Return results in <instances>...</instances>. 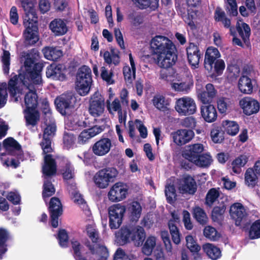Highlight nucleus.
Wrapping results in <instances>:
<instances>
[{
	"instance_id": "nucleus-1",
	"label": "nucleus",
	"mask_w": 260,
	"mask_h": 260,
	"mask_svg": "<svg viewBox=\"0 0 260 260\" xmlns=\"http://www.w3.org/2000/svg\"><path fill=\"white\" fill-rule=\"evenodd\" d=\"M36 53H27L24 56V65L21 67L18 77L12 78L8 89L14 101H18L20 94L25 93L24 103L26 109H35L38 104V96L35 85L42 83L41 72L42 66L37 63Z\"/></svg>"
},
{
	"instance_id": "nucleus-2",
	"label": "nucleus",
	"mask_w": 260,
	"mask_h": 260,
	"mask_svg": "<svg viewBox=\"0 0 260 260\" xmlns=\"http://www.w3.org/2000/svg\"><path fill=\"white\" fill-rule=\"evenodd\" d=\"M44 112L46 115L44 124L46 127L44 130L43 139L41 143V146L43 150L44 156V165L43 166L42 170L43 174L46 176L54 175L56 172V165L54 160L52 158L51 155L47 154L53 150L51 147L50 139L53 137L56 132V125L54 119L51 117L50 110L48 104Z\"/></svg>"
},
{
	"instance_id": "nucleus-3",
	"label": "nucleus",
	"mask_w": 260,
	"mask_h": 260,
	"mask_svg": "<svg viewBox=\"0 0 260 260\" xmlns=\"http://www.w3.org/2000/svg\"><path fill=\"white\" fill-rule=\"evenodd\" d=\"M150 46L156 56V62L159 67L168 69L175 63L177 59L176 49L168 38L156 36L152 39Z\"/></svg>"
},
{
	"instance_id": "nucleus-4",
	"label": "nucleus",
	"mask_w": 260,
	"mask_h": 260,
	"mask_svg": "<svg viewBox=\"0 0 260 260\" xmlns=\"http://www.w3.org/2000/svg\"><path fill=\"white\" fill-rule=\"evenodd\" d=\"M23 7L25 11L23 25L25 28L23 32V37L26 44L32 45L39 40L38 18L32 4L23 3Z\"/></svg>"
},
{
	"instance_id": "nucleus-5",
	"label": "nucleus",
	"mask_w": 260,
	"mask_h": 260,
	"mask_svg": "<svg viewBox=\"0 0 260 260\" xmlns=\"http://www.w3.org/2000/svg\"><path fill=\"white\" fill-rule=\"evenodd\" d=\"M116 241L120 245L132 242L136 246L142 245L145 239L144 229L139 225L123 227L115 234Z\"/></svg>"
},
{
	"instance_id": "nucleus-6",
	"label": "nucleus",
	"mask_w": 260,
	"mask_h": 260,
	"mask_svg": "<svg viewBox=\"0 0 260 260\" xmlns=\"http://www.w3.org/2000/svg\"><path fill=\"white\" fill-rule=\"evenodd\" d=\"M86 232L93 243L92 245L87 244L91 253L96 257H100V260H106L108 256V250L105 246L97 243L99 235L94 224L88 225L86 228Z\"/></svg>"
},
{
	"instance_id": "nucleus-7",
	"label": "nucleus",
	"mask_w": 260,
	"mask_h": 260,
	"mask_svg": "<svg viewBox=\"0 0 260 260\" xmlns=\"http://www.w3.org/2000/svg\"><path fill=\"white\" fill-rule=\"evenodd\" d=\"M169 70H162L160 71V78L171 82V88L175 91L188 92L192 87L191 81H184L177 74L171 75Z\"/></svg>"
},
{
	"instance_id": "nucleus-8",
	"label": "nucleus",
	"mask_w": 260,
	"mask_h": 260,
	"mask_svg": "<svg viewBox=\"0 0 260 260\" xmlns=\"http://www.w3.org/2000/svg\"><path fill=\"white\" fill-rule=\"evenodd\" d=\"M91 71L90 69L86 66L81 67L78 72L76 88L81 95H85L89 91L92 82Z\"/></svg>"
},
{
	"instance_id": "nucleus-9",
	"label": "nucleus",
	"mask_w": 260,
	"mask_h": 260,
	"mask_svg": "<svg viewBox=\"0 0 260 260\" xmlns=\"http://www.w3.org/2000/svg\"><path fill=\"white\" fill-rule=\"evenodd\" d=\"M118 175V171L114 168H107L102 169L95 173L93 181L97 187L106 188L111 182L114 181Z\"/></svg>"
},
{
	"instance_id": "nucleus-10",
	"label": "nucleus",
	"mask_w": 260,
	"mask_h": 260,
	"mask_svg": "<svg viewBox=\"0 0 260 260\" xmlns=\"http://www.w3.org/2000/svg\"><path fill=\"white\" fill-rule=\"evenodd\" d=\"M175 108L180 115H192L197 112V107L195 101L191 98L184 96L177 100Z\"/></svg>"
},
{
	"instance_id": "nucleus-11",
	"label": "nucleus",
	"mask_w": 260,
	"mask_h": 260,
	"mask_svg": "<svg viewBox=\"0 0 260 260\" xmlns=\"http://www.w3.org/2000/svg\"><path fill=\"white\" fill-rule=\"evenodd\" d=\"M126 209L125 206L121 204H115L109 208V226L111 229H117L120 226Z\"/></svg>"
},
{
	"instance_id": "nucleus-12",
	"label": "nucleus",
	"mask_w": 260,
	"mask_h": 260,
	"mask_svg": "<svg viewBox=\"0 0 260 260\" xmlns=\"http://www.w3.org/2000/svg\"><path fill=\"white\" fill-rule=\"evenodd\" d=\"M128 194V187L126 185L118 182L115 183L108 193V199L112 202H119L123 201Z\"/></svg>"
},
{
	"instance_id": "nucleus-13",
	"label": "nucleus",
	"mask_w": 260,
	"mask_h": 260,
	"mask_svg": "<svg viewBox=\"0 0 260 260\" xmlns=\"http://www.w3.org/2000/svg\"><path fill=\"white\" fill-rule=\"evenodd\" d=\"M88 111L89 114L94 117H100L104 113L105 99L99 93H95L92 96Z\"/></svg>"
},
{
	"instance_id": "nucleus-14",
	"label": "nucleus",
	"mask_w": 260,
	"mask_h": 260,
	"mask_svg": "<svg viewBox=\"0 0 260 260\" xmlns=\"http://www.w3.org/2000/svg\"><path fill=\"white\" fill-rule=\"evenodd\" d=\"M230 213L236 225H241L246 221L248 215L246 208L240 203H235L231 206Z\"/></svg>"
},
{
	"instance_id": "nucleus-15",
	"label": "nucleus",
	"mask_w": 260,
	"mask_h": 260,
	"mask_svg": "<svg viewBox=\"0 0 260 260\" xmlns=\"http://www.w3.org/2000/svg\"><path fill=\"white\" fill-rule=\"evenodd\" d=\"M194 136L193 131L186 129H178L171 134L173 142L178 146H182L188 143Z\"/></svg>"
},
{
	"instance_id": "nucleus-16",
	"label": "nucleus",
	"mask_w": 260,
	"mask_h": 260,
	"mask_svg": "<svg viewBox=\"0 0 260 260\" xmlns=\"http://www.w3.org/2000/svg\"><path fill=\"white\" fill-rule=\"evenodd\" d=\"M239 106L243 113L247 115L256 113L259 110V102L256 100L249 96L241 99L239 101Z\"/></svg>"
},
{
	"instance_id": "nucleus-17",
	"label": "nucleus",
	"mask_w": 260,
	"mask_h": 260,
	"mask_svg": "<svg viewBox=\"0 0 260 260\" xmlns=\"http://www.w3.org/2000/svg\"><path fill=\"white\" fill-rule=\"evenodd\" d=\"M112 147V141L110 139L102 138L92 145V151L95 155L103 156L110 152Z\"/></svg>"
},
{
	"instance_id": "nucleus-18",
	"label": "nucleus",
	"mask_w": 260,
	"mask_h": 260,
	"mask_svg": "<svg viewBox=\"0 0 260 260\" xmlns=\"http://www.w3.org/2000/svg\"><path fill=\"white\" fill-rule=\"evenodd\" d=\"M178 189L182 193L193 194L197 191L195 180L190 176H185L179 180Z\"/></svg>"
},
{
	"instance_id": "nucleus-19",
	"label": "nucleus",
	"mask_w": 260,
	"mask_h": 260,
	"mask_svg": "<svg viewBox=\"0 0 260 260\" xmlns=\"http://www.w3.org/2000/svg\"><path fill=\"white\" fill-rule=\"evenodd\" d=\"M205 146L201 143L188 145L182 153V156L190 162L192 161L204 151Z\"/></svg>"
},
{
	"instance_id": "nucleus-20",
	"label": "nucleus",
	"mask_w": 260,
	"mask_h": 260,
	"mask_svg": "<svg viewBox=\"0 0 260 260\" xmlns=\"http://www.w3.org/2000/svg\"><path fill=\"white\" fill-rule=\"evenodd\" d=\"M66 71L61 64H52L47 67L46 76L55 80H64L66 79Z\"/></svg>"
},
{
	"instance_id": "nucleus-21",
	"label": "nucleus",
	"mask_w": 260,
	"mask_h": 260,
	"mask_svg": "<svg viewBox=\"0 0 260 260\" xmlns=\"http://www.w3.org/2000/svg\"><path fill=\"white\" fill-rule=\"evenodd\" d=\"M73 100L72 95L62 94L56 98L54 103L58 111L62 115H65L67 111L73 107L72 102Z\"/></svg>"
},
{
	"instance_id": "nucleus-22",
	"label": "nucleus",
	"mask_w": 260,
	"mask_h": 260,
	"mask_svg": "<svg viewBox=\"0 0 260 260\" xmlns=\"http://www.w3.org/2000/svg\"><path fill=\"white\" fill-rule=\"evenodd\" d=\"M220 57V54L217 48L210 47L207 49L205 56L204 66L209 73L212 72L213 64Z\"/></svg>"
},
{
	"instance_id": "nucleus-23",
	"label": "nucleus",
	"mask_w": 260,
	"mask_h": 260,
	"mask_svg": "<svg viewBox=\"0 0 260 260\" xmlns=\"http://www.w3.org/2000/svg\"><path fill=\"white\" fill-rule=\"evenodd\" d=\"M200 111L201 116L206 122L211 123L217 119V113L216 108L211 103L202 105Z\"/></svg>"
},
{
	"instance_id": "nucleus-24",
	"label": "nucleus",
	"mask_w": 260,
	"mask_h": 260,
	"mask_svg": "<svg viewBox=\"0 0 260 260\" xmlns=\"http://www.w3.org/2000/svg\"><path fill=\"white\" fill-rule=\"evenodd\" d=\"M186 52L188 62L192 68H198L201 57L198 47L193 43H190L186 48Z\"/></svg>"
},
{
	"instance_id": "nucleus-25",
	"label": "nucleus",
	"mask_w": 260,
	"mask_h": 260,
	"mask_svg": "<svg viewBox=\"0 0 260 260\" xmlns=\"http://www.w3.org/2000/svg\"><path fill=\"white\" fill-rule=\"evenodd\" d=\"M255 83V80L251 79L247 76H243L239 79L238 86L242 93L250 94L253 92Z\"/></svg>"
},
{
	"instance_id": "nucleus-26",
	"label": "nucleus",
	"mask_w": 260,
	"mask_h": 260,
	"mask_svg": "<svg viewBox=\"0 0 260 260\" xmlns=\"http://www.w3.org/2000/svg\"><path fill=\"white\" fill-rule=\"evenodd\" d=\"M103 131V129L98 126H94L88 129L83 131L79 135L78 143L80 144L86 143L90 139L95 136Z\"/></svg>"
},
{
	"instance_id": "nucleus-27",
	"label": "nucleus",
	"mask_w": 260,
	"mask_h": 260,
	"mask_svg": "<svg viewBox=\"0 0 260 260\" xmlns=\"http://www.w3.org/2000/svg\"><path fill=\"white\" fill-rule=\"evenodd\" d=\"M85 126V122L78 116H70L65 120V127L69 130L76 131Z\"/></svg>"
},
{
	"instance_id": "nucleus-28",
	"label": "nucleus",
	"mask_w": 260,
	"mask_h": 260,
	"mask_svg": "<svg viewBox=\"0 0 260 260\" xmlns=\"http://www.w3.org/2000/svg\"><path fill=\"white\" fill-rule=\"evenodd\" d=\"M100 55H103L105 61L109 64L117 65L120 62L119 52L114 49H111L110 51L101 50Z\"/></svg>"
},
{
	"instance_id": "nucleus-29",
	"label": "nucleus",
	"mask_w": 260,
	"mask_h": 260,
	"mask_svg": "<svg viewBox=\"0 0 260 260\" xmlns=\"http://www.w3.org/2000/svg\"><path fill=\"white\" fill-rule=\"evenodd\" d=\"M154 106L158 110L167 111L169 110L170 100L161 94L155 95L152 99Z\"/></svg>"
},
{
	"instance_id": "nucleus-30",
	"label": "nucleus",
	"mask_w": 260,
	"mask_h": 260,
	"mask_svg": "<svg viewBox=\"0 0 260 260\" xmlns=\"http://www.w3.org/2000/svg\"><path fill=\"white\" fill-rule=\"evenodd\" d=\"M49 27L56 36L63 35L68 31L66 23L60 19H56L51 21Z\"/></svg>"
},
{
	"instance_id": "nucleus-31",
	"label": "nucleus",
	"mask_w": 260,
	"mask_h": 260,
	"mask_svg": "<svg viewBox=\"0 0 260 260\" xmlns=\"http://www.w3.org/2000/svg\"><path fill=\"white\" fill-rule=\"evenodd\" d=\"M249 156L246 154L239 155L232 162L233 172L239 174L242 172V168L244 167L248 161Z\"/></svg>"
},
{
	"instance_id": "nucleus-32",
	"label": "nucleus",
	"mask_w": 260,
	"mask_h": 260,
	"mask_svg": "<svg viewBox=\"0 0 260 260\" xmlns=\"http://www.w3.org/2000/svg\"><path fill=\"white\" fill-rule=\"evenodd\" d=\"M127 210L131 220L137 221L141 216L142 207L139 202H133L128 205Z\"/></svg>"
},
{
	"instance_id": "nucleus-33",
	"label": "nucleus",
	"mask_w": 260,
	"mask_h": 260,
	"mask_svg": "<svg viewBox=\"0 0 260 260\" xmlns=\"http://www.w3.org/2000/svg\"><path fill=\"white\" fill-rule=\"evenodd\" d=\"M221 126L224 132L231 136H236L239 131V125L235 121L230 120H223Z\"/></svg>"
},
{
	"instance_id": "nucleus-34",
	"label": "nucleus",
	"mask_w": 260,
	"mask_h": 260,
	"mask_svg": "<svg viewBox=\"0 0 260 260\" xmlns=\"http://www.w3.org/2000/svg\"><path fill=\"white\" fill-rule=\"evenodd\" d=\"M213 160L212 157L210 153L207 152L201 154L191 162L199 167L207 168L212 164Z\"/></svg>"
},
{
	"instance_id": "nucleus-35",
	"label": "nucleus",
	"mask_w": 260,
	"mask_h": 260,
	"mask_svg": "<svg viewBox=\"0 0 260 260\" xmlns=\"http://www.w3.org/2000/svg\"><path fill=\"white\" fill-rule=\"evenodd\" d=\"M203 249L209 257L213 260L219 258L221 255L220 249L212 244L207 243L204 244Z\"/></svg>"
},
{
	"instance_id": "nucleus-36",
	"label": "nucleus",
	"mask_w": 260,
	"mask_h": 260,
	"mask_svg": "<svg viewBox=\"0 0 260 260\" xmlns=\"http://www.w3.org/2000/svg\"><path fill=\"white\" fill-rule=\"evenodd\" d=\"M4 147L9 153L16 154L20 152V146L12 138H9L4 140Z\"/></svg>"
},
{
	"instance_id": "nucleus-37",
	"label": "nucleus",
	"mask_w": 260,
	"mask_h": 260,
	"mask_svg": "<svg viewBox=\"0 0 260 260\" xmlns=\"http://www.w3.org/2000/svg\"><path fill=\"white\" fill-rule=\"evenodd\" d=\"M24 113L26 125H35L39 119L38 111L35 109H26L24 110Z\"/></svg>"
},
{
	"instance_id": "nucleus-38",
	"label": "nucleus",
	"mask_w": 260,
	"mask_h": 260,
	"mask_svg": "<svg viewBox=\"0 0 260 260\" xmlns=\"http://www.w3.org/2000/svg\"><path fill=\"white\" fill-rule=\"evenodd\" d=\"M12 235L5 229H0V258L7 251L6 242L12 239Z\"/></svg>"
},
{
	"instance_id": "nucleus-39",
	"label": "nucleus",
	"mask_w": 260,
	"mask_h": 260,
	"mask_svg": "<svg viewBox=\"0 0 260 260\" xmlns=\"http://www.w3.org/2000/svg\"><path fill=\"white\" fill-rule=\"evenodd\" d=\"M42 52L44 57L50 60H55L62 55V51L56 48L46 47L43 49Z\"/></svg>"
},
{
	"instance_id": "nucleus-40",
	"label": "nucleus",
	"mask_w": 260,
	"mask_h": 260,
	"mask_svg": "<svg viewBox=\"0 0 260 260\" xmlns=\"http://www.w3.org/2000/svg\"><path fill=\"white\" fill-rule=\"evenodd\" d=\"M70 191L71 192L72 200L73 202L75 204L78 205L83 210L88 212L89 210L86 202L83 198L82 195L76 189V188L73 187L72 190H70Z\"/></svg>"
},
{
	"instance_id": "nucleus-41",
	"label": "nucleus",
	"mask_w": 260,
	"mask_h": 260,
	"mask_svg": "<svg viewBox=\"0 0 260 260\" xmlns=\"http://www.w3.org/2000/svg\"><path fill=\"white\" fill-rule=\"evenodd\" d=\"M237 29L243 40L246 42L248 39L250 29L249 26L241 21H238L237 23Z\"/></svg>"
},
{
	"instance_id": "nucleus-42",
	"label": "nucleus",
	"mask_w": 260,
	"mask_h": 260,
	"mask_svg": "<svg viewBox=\"0 0 260 260\" xmlns=\"http://www.w3.org/2000/svg\"><path fill=\"white\" fill-rule=\"evenodd\" d=\"M257 183V177L251 168H248L245 173V183L248 187H253Z\"/></svg>"
},
{
	"instance_id": "nucleus-43",
	"label": "nucleus",
	"mask_w": 260,
	"mask_h": 260,
	"mask_svg": "<svg viewBox=\"0 0 260 260\" xmlns=\"http://www.w3.org/2000/svg\"><path fill=\"white\" fill-rule=\"evenodd\" d=\"M217 106L219 113L224 114L230 110L231 103L229 99L221 97L217 101Z\"/></svg>"
},
{
	"instance_id": "nucleus-44",
	"label": "nucleus",
	"mask_w": 260,
	"mask_h": 260,
	"mask_svg": "<svg viewBox=\"0 0 260 260\" xmlns=\"http://www.w3.org/2000/svg\"><path fill=\"white\" fill-rule=\"evenodd\" d=\"M168 225L173 242L179 244L180 243V234L178 228L172 220L169 221Z\"/></svg>"
},
{
	"instance_id": "nucleus-45",
	"label": "nucleus",
	"mask_w": 260,
	"mask_h": 260,
	"mask_svg": "<svg viewBox=\"0 0 260 260\" xmlns=\"http://www.w3.org/2000/svg\"><path fill=\"white\" fill-rule=\"evenodd\" d=\"M197 96L198 100L202 105L210 104L212 101L211 97L208 96V94L206 90H203L199 85H197Z\"/></svg>"
},
{
	"instance_id": "nucleus-46",
	"label": "nucleus",
	"mask_w": 260,
	"mask_h": 260,
	"mask_svg": "<svg viewBox=\"0 0 260 260\" xmlns=\"http://www.w3.org/2000/svg\"><path fill=\"white\" fill-rule=\"evenodd\" d=\"M49 210L50 213L62 214V206L60 201L58 198H52L51 199Z\"/></svg>"
},
{
	"instance_id": "nucleus-47",
	"label": "nucleus",
	"mask_w": 260,
	"mask_h": 260,
	"mask_svg": "<svg viewBox=\"0 0 260 260\" xmlns=\"http://www.w3.org/2000/svg\"><path fill=\"white\" fill-rule=\"evenodd\" d=\"M185 240L186 246L191 252H197L200 250L201 247L197 243L196 237L187 235L185 237Z\"/></svg>"
},
{
	"instance_id": "nucleus-48",
	"label": "nucleus",
	"mask_w": 260,
	"mask_h": 260,
	"mask_svg": "<svg viewBox=\"0 0 260 260\" xmlns=\"http://www.w3.org/2000/svg\"><path fill=\"white\" fill-rule=\"evenodd\" d=\"M155 245L156 238L153 236L149 237L143 247V253L147 255H150Z\"/></svg>"
},
{
	"instance_id": "nucleus-49",
	"label": "nucleus",
	"mask_w": 260,
	"mask_h": 260,
	"mask_svg": "<svg viewBox=\"0 0 260 260\" xmlns=\"http://www.w3.org/2000/svg\"><path fill=\"white\" fill-rule=\"evenodd\" d=\"M72 248L74 252V256L76 260H86V258L82 256L83 247L79 242L75 240L71 241Z\"/></svg>"
},
{
	"instance_id": "nucleus-50",
	"label": "nucleus",
	"mask_w": 260,
	"mask_h": 260,
	"mask_svg": "<svg viewBox=\"0 0 260 260\" xmlns=\"http://www.w3.org/2000/svg\"><path fill=\"white\" fill-rule=\"evenodd\" d=\"M107 108L109 112L111 114H114L116 112L118 113L122 110L120 101L117 98L115 99L112 102L107 100Z\"/></svg>"
},
{
	"instance_id": "nucleus-51",
	"label": "nucleus",
	"mask_w": 260,
	"mask_h": 260,
	"mask_svg": "<svg viewBox=\"0 0 260 260\" xmlns=\"http://www.w3.org/2000/svg\"><path fill=\"white\" fill-rule=\"evenodd\" d=\"M250 239H255L260 238V219L254 221L251 225L249 232Z\"/></svg>"
},
{
	"instance_id": "nucleus-52",
	"label": "nucleus",
	"mask_w": 260,
	"mask_h": 260,
	"mask_svg": "<svg viewBox=\"0 0 260 260\" xmlns=\"http://www.w3.org/2000/svg\"><path fill=\"white\" fill-rule=\"evenodd\" d=\"M55 188L49 179L45 178L43 185V198H47L52 196L55 193Z\"/></svg>"
},
{
	"instance_id": "nucleus-53",
	"label": "nucleus",
	"mask_w": 260,
	"mask_h": 260,
	"mask_svg": "<svg viewBox=\"0 0 260 260\" xmlns=\"http://www.w3.org/2000/svg\"><path fill=\"white\" fill-rule=\"evenodd\" d=\"M101 76L108 84L111 85L114 83L113 73L105 67H102L101 69Z\"/></svg>"
},
{
	"instance_id": "nucleus-54",
	"label": "nucleus",
	"mask_w": 260,
	"mask_h": 260,
	"mask_svg": "<svg viewBox=\"0 0 260 260\" xmlns=\"http://www.w3.org/2000/svg\"><path fill=\"white\" fill-rule=\"evenodd\" d=\"M219 196V191L218 189L214 188L210 189L206 195V203L207 205L211 206L218 198Z\"/></svg>"
},
{
	"instance_id": "nucleus-55",
	"label": "nucleus",
	"mask_w": 260,
	"mask_h": 260,
	"mask_svg": "<svg viewBox=\"0 0 260 260\" xmlns=\"http://www.w3.org/2000/svg\"><path fill=\"white\" fill-rule=\"evenodd\" d=\"M193 216L196 220L202 224L205 223L207 219V217L204 210L199 207H196L193 209Z\"/></svg>"
},
{
	"instance_id": "nucleus-56",
	"label": "nucleus",
	"mask_w": 260,
	"mask_h": 260,
	"mask_svg": "<svg viewBox=\"0 0 260 260\" xmlns=\"http://www.w3.org/2000/svg\"><path fill=\"white\" fill-rule=\"evenodd\" d=\"M0 159L3 165L6 166L7 167L11 166L15 168L17 167L19 164L18 160H16L12 158H11L10 161L9 160V158L7 157V154L5 153L0 154Z\"/></svg>"
},
{
	"instance_id": "nucleus-57",
	"label": "nucleus",
	"mask_w": 260,
	"mask_h": 260,
	"mask_svg": "<svg viewBox=\"0 0 260 260\" xmlns=\"http://www.w3.org/2000/svg\"><path fill=\"white\" fill-rule=\"evenodd\" d=\"M204 236L211 240H216L219 238V235L216 230L210 226H206L204 230Z\"/></svg>"
},
{
	"instance_id": "nucleus-58",
	"label": "nucleus",
	"mask_w": 260,
	"mask_h": 260,
	"mask_svg": "<svg viewBox=\"0 0 260 260\" xmlns=\"http://www.w3.org/2000/svg\"><path fill=\"white\" fill-rule=\"evenodd\" d=\"M214 63V68H213L212 72L210 73L216 76L221 75L225 68V63L224 61L222 59H218Z\"/></svg>"
},
{
	"instance_id": "nucleus-59",
	"label": "nucleus",
	"mask_w": 260,
	"mask_h": 260,
	"mask_svg": "<svg viewBox=\"0 0 260 260\" xmlns=\"http://www.w3.org/2000/svg\"><path fill=\"white\" fill-rule=\"evenodd\" d=\"M76 138L72 133H66L63 136V144L64 147L69 149L73 147L75 144Z\"/></svg>"
},
{
	"instance_id": "nucleus-60",
	"label": "nucleus",
	"mask_w": 260,
	"mask_h": 260,
	"mask_svg": "<svg viewBox=\"0 0 260 260\" xmlns=\"http://www.w3.org/2000/svg\"><path fill=\"white\" fill-rule=\"evenodd\" d=\"M165 194L169 203H172L175 199L176 194V190L173 185H167L165 189Z\"/></svg>"
},
{
	"instance_id": "nucleus-61",
	"label": "nucleus",
	"mask_w": 260,
	"mask_h": 260,
	"mask_svg": "<svg viewBox=\"0 0 260 260\" xmlns=\"http://www.w3.org/2000/svg\"><path fill=\"white\" fill-rule=\"evenodd\" d=\"M10 54L7 51H4L3 54L2 56V62L3 63V71L5 74H8L9 72L10 67Z\"/></svg>"
},
{
	"instance_id": "nucleus-62",
	"label": "nucleus",
	"mask_w": 260,
	"mask_h": 260,
	"mask_svg": "<svg viewBox=\"0 0 260 260\" xmlns=\"http://www.w3.org/2000/svg\"><path fill=\"white\" fill-rule=\"evenodd\" d=\"M7 84L0 83V108L5 106L7 100Z\"/></svg>"
},
{
	"instance_id": "nucleus-63",
	"label": "nucleus",
	"mask_w": 260,
	"mask_h": 260,
	"mask_svg": "<svg viewBox=\"0 0 260 260\" xmlns=\"http://www.w3.org/2000/svg\"><path fill=\"white\" fill-rule=\"evenodd\" d=\"M211 137L212 141L215 143H220L224 140L223 134L218 128H215L212 129L211 132Z\"/></svg>"
},
{
	"instance_id": "nucleus-64",
	"label": "nucleus",
	"mask_w": 260,
	"mask_h": 260,
	"mask_svg": "<svg viewBox=\"0 0 260 260\" xmlns=\"http://www.w3.org/2000/svg\"><path fill=\"white\" fill-rule=\"evenodd\" d=\"M125 80L131 82L135 78L136 70L132 69L128 66H125L123 69Z\"/></svg>"
}]
</instances>
